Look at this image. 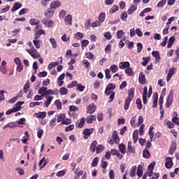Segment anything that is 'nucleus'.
Segmentation results:
<instances>
[{"instance_id":"nucleus-8","label":"nucleus","mask_w":179,"mask_h":179,"mask_svg":"<svg viewBox=\"0 0 179 179\" xmlns=\"http://www.w3.org/2000/svg\"><path fill=\"white\" fill-rule=\"evenodd\" d=\"M96 110H97V108L94 103H90L87 108V114H93L96 112Z\"/></svg>"},{"instance_id":"nucleus-58","label":"nucleus","mask_w":179,"mask_h":179,"mask_svg":"<svg viewBox=\"0 0 179 179\" xmlns=\"http://www.w3.org/2000/svg\"><path fill=\"white\" fill-rule=\"evenodd\" d=\"M75 129V126L73 124L69 125L66 127L65 131L66 132H69L70 131H73Z\"/></svg>"},{"instance_id":"nucleus-16","label":"nucleus","mask_w":179,"mask_h":179,"mask_svg":"<svg viewBox=\"0 0 179 179\" xmlns=\"http://www.w3.org/2000/svg\"><path fill=\"white\" fill-rule=\"evenodd\" d=\"M129 66H131V64H129V62H122L119 64L120 69H127Z\"/></svg>"},{"instance_id":"nucleus-12","label":"nucleus","mask_w":179,"mask_h":179,"mask_svg":"<svg viewBox=\"0 0 179 179\" xmlns=\"http://www.w3.org/2000/svg\"><path fill=\"white\" fill-rule=\"evenodd\" d=\"M174 73H176V68L172 67L169 69V73L167 75V77H166L167 82H170V80H171V78L173 77V75H174Z\"/></svg>"},{"instance_id":"nucleus-27","label":"nucleus","mask_w":179,"mask_h":179,"mask_svg":"<svg viewBox=\"0 0 179 179\" xmlns=\"http://www.w3.org/2000/svg\"><path fill=\"white\" fill-rule=\"evenodd\" d=\"M86 121L87 124H93L94 121H96V116L95 115H88L86 117Z\"/></svg>"},{"instance_id":"nucleus-37","label":"nucleus","mask_w":179,"mask_h":179,"mask_svg":"<svg viewBox=\"0 0 179 179\" xmlns=\"http://www.w3.org/2000/svg\"><path fill=\"white\" fill-rule=\"evenodd\" d=\"M55 105L56 106L57 110H62V103H61V100L57 99L55 101Z\"/></svg>"},{"instance_id":"nucleus-23","label":"nucleus","mask_w":179,"mask_h":179,"mask_svg":"<svg viewBox=\"0 0 179 179\" xmlns=\"http://www.w3.org/2000/svg\"><path fill=\"white\" fill-rule=\"evenodd\" d=\"M96 146H97V141L95 140L92 141V144L90 146V152L94 153V152H96Z\"/></svg>"},{"instance_id":"nucleus-41","label":"nucleus","mask_w":179,"mask_h":179,"mask_svg":"<svg viewBox=\"0 0 179 179\" xmlns=\"http://www.w3.org/2000/svg\"><path fill=\"white\" fill-rule=\"evenodd\" d=\"M98 19L99 21L101 22V23H103L106 20V13H100Z\"/></svg>"},{"instance_id":"nucleus-44","label":"nucleus","mask_w":179,"mask_h":179,"mask_svg":"<svg viewBox=\"0 0 179 179\" xmlns=\"http://www.w3.org/2000/svg\"><path fill=\"white\" fill-rule=\"evenodd\" d=\"M29 89H30V82L28 81L24 85V93H27V92H29Z\"/></svg>"},{"instance_id":"nucleus-35","label":"nucleus","mask_w":179,"mask_h":179,"mask_svg":"<svg viewBox=\"0 0 179 179\" xmlns=\"http://www.w3.org/2000/svg\"><path fill=\"white\" fill-rule=\"evenodd\" d=\"M143 157L145 159H149V157H150V152H149V150L145 149L143 151Z\"/></svg>"},{"instance_id":"nucleus-33","label":"nucleus","mask_w":179,"mask_h":179,"mask_svg":"<svg viewBox=\"0 0 179 179\" xmlns=\"http://www.w3.org/2000/svg\"><path fill=\"white\" fill-rule=\"evenodd\" d=\"M143 174V169L141 166V165H138L137 167V176L141 178L142 177V175Z\"/></svg>"},{"instance_id":"nucleus-53","label":"nucleus","mask_w":179,"mask_h":179,"mask_svg":"<svg viewBox=\"0 0 179 179\" xmlns=\"http://www.w3.org/2000/svg\"><path fill=\"white\" fill-rule=\"evenodd\" d=\"M133 141L134 143H136L138 142V131H134L133 133Z\"/></svg>"},{"instance_id":"nucleus-42","label":"nucleus","mask_w":179,"mask_h":179,"mask_svg":"<svg viewBox=\"0 0 179 179\" xmlns=\"http://www.w3.org/2000/svg\"><path fill=\"white\" fill-rule=\"evenodd\" d=\"M59 93L62 96H65L66 94H68V89L62 87L59 89Z\"/></svg>"},{"instance_id":"nucleus-57","label":"nucleus","mask_w":179,"mask_h":179,"mask_svg":"<svg viewBox=\"0 0 179 179\" xmlns=\"http://www.w3.org/2000/svg\"><path fill=\"white\" fill-rule=\"evenodd\" d=\"M66 15V10H62L59 13V17L60 19H64V17Z\"/></svg>"},{"instance_id":"nucleus-10","label":"nucleus","mask_w":179,"mask_h":179,"mask_svg":"<svg viewBox=\"0 0 179 179\" xmlns=\"http://www.w3.org/2000/svg\"><path fill=\"white\" fill-rule=\"evenodd\" d=\"M6 128H10V129H15V128H17V123L15 122H9L3 127V129H6Z\"/></svg>"},{"instance_id":"nucleus-34","label":"nucleus","mask_w":179,"mask_h":179,"mask_svg":"<svg viewBox=\"0 0 179 179\" xmlns=\"http://www.w3.org/2000/svg\"><path fill=\"white\" fill-rule=\"evenodd\" d=\"M152 55L155 58L156 61H160V53L158 51L152 52Z\"/></svg>"},{"instance_id":"nucleus-13","label":"nucleus","mask_w":179,"mask_h":179,"mask_svg":"<svg viewBox=\"0 0 179 179\" xmlns=\"http://www.w3.org/2000/svg\"><path fill=\"white\" fill-rule=\"evenodd\" d=\"M174 166V163L173 162V159L171 157H167L165 162V167L166 169H171Z\"/></svg>"},{"instance_id":"nucleus-64","label":"nucleus","mask_w":179,"mask_h":179,"mask_svg":"<svg viewBox=\"0 0 179 179\" xmlns=\"http://www.w3.org/2000/svg\"><path fill=\"white\" fill-rule=\"evenodd\" d=\"M109 178L110 179H115V173H114V170L111 169L109 171Z\"/></svg>"},{"instance_id":"nucleus-38","label":"nucleus","mask_w":179,"mask_h":179,"mask_svg":"<svg viewBox=\"0 0 179 179\" xmlns=\"http://www.w3.org/2000/svg\"><path fill=\"white\" fill-rule=\"evenodd\" d=\"M29 24H31V26H36V24H40V20H38L34 18H31L29 20Z\"/></svg>"},{"instance_id":"nucleus-2","label":"nucleus","mask_w":179,"mask_h":179,"mask_svg":"<svg viewBox=\"0 0 179 179\" xmlns=\"http://www.w3.org/2000/svg\"><path fill=\"white\" fill-rule=\"evenodd\" d=\"M128 97L125 99L124 109L125 110L129 108V105L131 104V101L134 100V97H135V88L132 87L128 90Z\"/></svg>"},{"instance_id":"nucleus-32","label":"nucleus","mask_w":179,"mask_h":179,"mask_svg":"<svg viewBox=\"0 0 179 179\" xmlns=\"http://www.w3.org/2000/svg\"><path fill=\"white\" fill-rule=\"evenodd\" d=\"M47 92V87H42L41 88H39V90H38V94H41L42 96H43V97H45V92Z\"/></svg>"},{"instance_id":"nucleus-55","label":"nucleus","mask_w":179,"mask_h":179,"mask_svg":"<svg viewBox=\"0 0 179 179\" xmlns=\"http://www.w3.org/2000/svg\"><path fill=\"white\" fill-rule=\"evenodd\" d=\"M85 89H86V87L82 85V84H78L76 90H78L79 92H85Z\"/></svg>"},{"instance_id":"nucleus-29","label":"nucleus","mask_w":179,"mask_h":179,"mask_svg":"<svg viewBox=\"0 0 179 179\" xmlns=\"http://www.w3.org/2000/svg\"><path fill=\"white\" fill-rule=\"evenodd\" d=\"M174 41H176V37L171 36L169 39L167 48H171L173 47V44L174 43Z\"/></svg>"},{"instance_id":"nucleus-5","label":"nucleus","mask_w":179,"mask_h":179,"mask_svg":"<svg viewBox=\"0 0 179 179\" xmlns=\"http://www.w3.org/2000/svg\"><path fill=\"white\" fill-rule=\"evenodd\" d=\"M93 132H94V129L93 128L84 129L83 131L84 139H89V138L90 137V135H92Z\"/></svg>"},{"instance_id":"nucleus-62","label":"nucleus","mask_w":179,"mask_h":179,"mask_svg":"<svg viewBox=\"0 0 179 179\" xmlns=\"http://www.w3.org/2000/svg\"><path fill=\"white\" fill-rule=\"evenodd\" d=\"M64 118H65V114H60L57 119V122H61V121L62 122L64 121Z\"/></svg>"},{"instance_id":"nucleus-9","label":"nucleus","mask_w":179,"mask_h":179,"mask_svg":"<svg viewBox=\"0 0 179 179\" xmlns=\"http://www.w3.org/2000/svg\"><path fill=\"white\" fill-rule=\"evenodd\" d=\"M132 153H135V148L132 146V142L129 141L128 142L127 154L128 155V156H129V155Z\"/></svg>"},{"instance_id":"nucleus-18","label":"nucleus","mask_w":179,"mask_h":179,"mask_svg":"<svg viewBox=\"0 0 179 179\" xmlns=\"http://www.w3.org/2000/svg\"><path fill=\"white\" fill-rule=\"evenodd\" d=\"M138 82L141 85H145V83H146L145 76L142 72L139 74Z\"/></svg>"},{"instance_id":"nucleus-61","label":"nucleus","mask_w":179,"mask_h":179,"mask_svg":"<svg viewBox=\"0 0 179 179\" xmlns=\"http://www.w3.org/2000/svg\"><path fill=\"white\" fill-rule=\"evenodd\" d=\"M101 24V22L99 20H96L91 24V27H99Z\"/></svg>"},{"instance_id":"nucleus-43","label":"nucleus","mask_w":179,"mask_h":179,"mask_svg":"<svg viewBox=\"0 0 179 179\" xmlns=\"http://www.w3.org/2000/svg\"><path fill=\"white\" fill-rule=\"evenodd\" d=\"M59 64V63L58 62H52L48 65V69H49V71H51L52 68H55V66H57Z\"/></svg>"},{"instance_id":"nucleus-19","label":"nucleus","mask_w":179,"mask_h":179,"mask_svg":"<svg viewBox=\"0 0 179 179\" xmlns=\"http://www.w3.org/2000/svg\"><path fill=\"white\" fill-rule=\"evenodd\" d=\"M0 71L3 73V75H6V73H8V71H6V62L3 61L1 62V65L0 66Z\"/></svg>"},{"instance_id":"nucleus-14","label":"nucleus","mask_w":179,"mask_h":179,"mask_svg":"<svg viewBox=\"0 0 179 179\" xmlns=\"http://www.w3.org/2000/svg\"><path fill=\"white\" fill-rule=\"evenodd\" d=\"M176 149H177V143L176 141H172L169 150V155H173L174 152H176Z\"/></svg>"},{"instance_id":"nucleus-26","label":"nucleus","mask_w":179,"mask_h":179,"mask_svg":"<svg viewBox=\"0 0 179 179\" xmlns=\"http://www.w3.org/2000/svg\"><path fill=\"white\" fill-rule=\"evenodd\" d=\"M20 8H22V3L16 2L13 4L11 12H16V10H18Z\"/></svg>"},{"instance_id":"nucleus-40","label":"nucleus","mask_w":179,"mask_h":179,"mask_svg":"<svg viewBox=\"0 0 179 179\" xmlns=\"http://www.w3.org/2000/svg\"><path fill=\"white\" fill-rule=\"evenodd\" d=\"M143 62H141V64L143 65V66H146V65H148V63L150 61V57H143Z\"/></svg>"},{"instance_id":"nucleus-59","label":"nucleus","mask_w":179,"mask_h":179,"mask_svg":"<svg viewBox=\"0 0 179 179\" xmlns=\"http://www.w3.org/2000/svg\"><path fill=\"white\" fill-rule=\"evenodd\" d=\"M44 135V130L39 129L37 131V136L39 139H41V137Z\"/></svg>"},{"instance_id":"nucleus-63","label":"nucleus","mask_w":179,"mask_h":179,"mask_svg":"<svg viewBox=\"0 0 179 179\" xmlns=\"http://www.w3.org/2000/svg\"><path fill=\"white\" fill-rule=\"evenodd\" d=\"M105 75L106 79H111V74H110V70L108 69L105 70Z\"/></svg>"},{"instance_id":"nucleus-7","label":"nucleus","mask_w":179,"mask_h":179,"mask_svg":"<svg viewBox=\"0 0 179 179\" xmlns=\"http://www.w3.org/2000/svg\"><path fill=\"white\" fill-rule=\"evenodd\" d=\"M54 13H55V10H52V8H50V7L49 8H48L45 13H44V15L48 18V19H51V17H52V16H54Z\"/></svg>"},{"instance_id":"nucleus-15","label":"nucleus","mask_w":179,"mask_h":179,"mask_svg":"<svg viewBox=\"0 0 179 179\" xmlns=\"http://www.w3.org/2000/svg\"><path fill=\"white\" fill-rule=\"evenodd\" d=\"M22 104H24V101H18L13 106V109L15 113H17V111H20V107L22 106Z\"/></svg>"},{"instance_id":"nucleus-36","label":"nucleus","mask_w":179,"mask_h":179,"mask_svg":"<svg viewBox=\"0 0 179 179\" xmlns=\"http://www.w3.org/2000/svg\"><path fill=\"white\" fill-rule=\"evenodd\" d=\"M53 99H54V96H49L48 99L44 102V106L45 107H49Z\"/></svg>"},{"instance_id":"nucleus-28","label":"nucleus","mask_w":179,"mask_h":179,"mask_svg":"<svg viewBox=\"0 0 179 179\" xmlns=\"http://www.w3.org/2000/svg\"><path fill=\"white\" fill-rule=\"evenodd\" d=\"M103 150H104V145L101 144H99L98 145H96L95 152L97 155H99V153H101Z\"/></svg>"},{"instance_id":"nucleus-20","label":"nucleus","mask_w":179,"mask_h":179,"mask_svg":"<svg viewBox=\"0 0 179 179\" xmlns=\"http://www.w3.org/2000/svg\"><path fill=\"white\" fill-rule=\"evenodd\" d=\"M112 138H113L115 143H116V145L120 143V138H118V133L117 132V131H113Z\"/></svg>"},{"instance_id":"nucleus-50","label":"nucleus","mask_w":179,"mask_h":179,"mask_svg":"<svg viewBox=\"0 0 179 179\" xmlns=\"http://www.w3.org/2000/svg\"><path fill=\"white\" fill-rule=\"evenodd\" d=\"M98 164H99V157H96L93 159V161H92V164H91V166H92V167H96V166H97Z\"/></svg>"},{"instance_id":"nucleus-6","label":"nucleus","mask_w":179,"mask_h":179,"mask_svg":"<svg viewBox=\"0 0 179 179\" xmlns=\"http://www.w3.org/2000/svg\"><path fill=\"white\" fill-rule=\"evenodd\" d=\"M62 6V3H61V1L58 0H56L50 3V8H52V10L58 9V8H60V6Z\"/></svg>"},{"instance_id":"nucleus-25","label":"nucleus","mask_w":179,"mask_h":179,"mask_svg":"<svg viewBox=\"0 0 179 179\" xmlns=\"http://www.w3.org/2000/svg\"><path fill=\"white\" fill-rule=\"evenodd\" d=\"M85 121H86V119H85V117H82L80 120V122L76 124V127H77V128H83V127H85Z\"/></svg>"},{"instance_id":"nucleus-30","label":"nucleus","mask_w":179,"mask_h":179,"mask_svg":"<svg viewBox=\"0 0 179 179\" xmlns=\"http://www.w3.org/2000/svg\"><path fill=\"white\" fill-rule=\"evenodd\" d=\"M124 73L127 76H134V70L131 67H128L127 69H125Z\"/></svg>"},{"instance_id":"nucleus-56","label":"nucleus","mask_w":179,"mask_h":179,"mask_svg":"<svg viewBox=\"0 0 179 179\" xmlns=\"http://www.w3.org/2000/svg\"><path fill=\"white\" fill-rule=\"evenodd\" d=\"M166 3H167V1L166 0H162L161 1H159L157 3V8H163V6H164V5H166Z\"/></svg>"},{"instance_id":"nucleus-49","label":"nucleus","mask_w":179,"mask_h":179,"mask_svg":"<svg viewBox=\"0 0 179 179\" xmlns=\"http://www.w3.org/2000/svg\"><path fill=\"white\" fill-rule=\"evenodd\" d=\"M136 103L137 104V108L142 110V101H141V99L138 98L136 101Z\"/></svg>"},{"instance_id":"nucleus-51","label":"nucleus","mask_w":179,"mask_h":179,"mask_svg":"<svg viewBox=\"0 0 179 179\" xmlns=\"http://www.w3.org/2000/svg\"><path fill=\"white\" fill-rule=\"evenodd\" d=\"M103 36L106 40H111L113 38V36L110 31L105 32Z\"/></svg>"},{"instance_id":"nucleus-4","label":"nucleus","mask_w":179,"mask_h":179,"mask_svg":"<svg viewBox=\"0 0 179 179\" xmlns=\"http://www.w3.org/2000/svg\"><path fill=\"white\" fill-rule=\"evenodd\" d=\"M26 51L34 59L40 58V57H41L40 53H38V52H37V50H36V49H32V50L26 49Z\"/></svg>"},{"instance_id":"nucleus-39","label":"nucleus","mask_w":179,"mask_h":179,"mask_svg":"<svg viewBox=\"0 0 179 179\" xmlns=\"http://www.w3.org/2000/svg\"><path fill=\"white\" fill-rule=\"evenodd\" d=\"M110 71L112 73H115V72H118V66L115 64H113L110 67Z\"/></svg>"},{"instance_id":"nucleus-31","label":"nucleus","mask_w":179,"mask_h":179,"mask_svg":"<svg viewBox=\"0 0 179 179\" xmlns=\"http://www.w3.org/2000/svg\"><path fill=\"white\" fill-rule=\"evenodd\" d=\"M138 6L136 5L133 4L127 10L128 15H132L134 12L137 9Z\"/></svg>"},{"instance_id":"nucleus-52","label":"nucleus","mask_w":179,"mask_h":179,"mask_svg":"<svg viewBox=\"0 0 179 179\" xmlns=\"http://www.w3.org/2000/svg\"><path fill=\"white\" fill-rule=\"evenodd\" d=\"M117 10H118V6L117 5H114L109 10V13L113 14V13H115V12H117Z\"/></svg>"},{"instance_id":"nucleus-17","label":"nucleus","mask_w":179,"mask_h":179,"mask_svg":"<svg viewBox=\"0 0 179 179\" xmlns=\"http://www.w3.org/2000/svg\"><path fill=\"white\" fill-rule=\"evenodd\" d=\"M153 99L152 108H156V107H157V101L159 100V94H157V92L154 93Z\"/></svg>"},{"instance_id":"nucleus-3","label":"nucleus","mask_w":179,"mask_h":179,"mask_svg":"<svg viewBox=\"0 0 179 179\" xmlns=\"http://www.w3.org/2000/svg\"><path fill=\"white\" fill-rule=\"evenodd\" d=\"M173 100H174V90H171L165 103L166 108H169V107L171 106V104H173Z\"/></svg>"},{"instance_id":"nucleus-60","label":"nucleus","mask_w":179,"mask_h":179,"mask_svg":"<svg viewBox=\"0 0 179 179\" xmlns=\"http://www.w3.org/2000/svg\"><path fill=\"white\" fill-rule=\"evenodd\" d=\"M33 43H34V45H35L36 48H38V49L40 48V41L39 40L36 39L34 38Z\"/></svg>"},{"instance_id":"nucleus-54","label":"nucleus","mask_w":179,"mask_h":179,"mask_svg":"<svg viewBox=\"0 0 179 179\" xmlns=\"http://www.w3.org/2000/svg\"><path fill=\"white\" fill-rule=\"evenodd\" d=\"M50 43L52 44L53 48H57V41H55V38H50L49 39Z\"/></svg>"},{"instance_id":"nucleus-1","label":"nucleus","mask_w":179,"mask_h":179,"mask_svg":"<svg viewBox=\"0 0 179 179\" xmlns=\"http://www.w3.org/2000/svg\"><path fill=\"white\" fill-rule=\"evenodd\" d=\"M114 89H115V84L109 83L105 90L106 96H110L108 103H113L114 97H115V92L111 91L114 90Z\"/></svg>"},{"instance_id":"nucleus-45","label":"nucleus","mask_w":179,"mask_h":179,"mask_svg":"<svg viewBox=\"0 0 179 179\" xmlns=\"http://www.w3.org/2000/svg\"><path fill=\"white\" fill-rule=\"evenodd\" d=\"M136 171V166H132L130 169V177H135Z\"/></svg>"},{"instance_id":"nucleus-22","label":"nucleus","mask_w":179,"mask_h":179,"mask_svg":"<svg viewBox=\"0 0 179 179\" xmlns=\"http://www.w3.org/2000/svg\"><path fill=\"white\" fill-rule=\"evenodd\" d=\"M118 148L122 155H125L127 153V147H125L124 143L119 144Z\"/></svg>"},{"instance_id":"nucleus-47","label":"nucleus","mask_w":179,"mask_h":179,"mask_svg":"<svg viewBox=\"0 0 179 179\" xmlns=\"http://www.w3.org/2000/svg\"><path fill=\"white\" fill-rule=\"evenodd\" d=\"M83 37H85V35L82 32H77L75 34V38H76V40H80V38H83Z\"/></svg>"},{"instance_id":"nucleus-46","label":"nucleus","mask_w":179,"mask_h":179,"mask_svg":"<svg viewBox=\"0 0 179 179\" xmlns=\"http://www.w3.org/2000/svg\"><path fill=\"white\" fill-rule=\"evenodd\" d=\"M164 100V96L161 95L159 99V110H163V101Z\"/></svg>"},{"instance_id":"nucleus-21","label":"nucleus","mask_w":179,"mask_h":179,"mask_svg":"<svg viewBox=\"0 0 179 179\" xmlns=\"http://www.w3.org/2000/svg\"><path fill=\"white\" fill-rule=\"evenodd\" d=\"M65 24H69V26H72V15L70 14L67 15L64 18Z\"/></svg>"},{"instance_id":"nucleus-48","label":"nucleus","mask_w":179,"mask_h":179,"mask_svg":"<svg viewBox=\"0 0 179 179\" xmlns=\"http://www.w3.org/2000/svg\"><path fill=\"white\" fill-rule=\"evenodd\" d=\"M124 34H125L124 31H122V30L117 31L116 32L117 38V39L122 38V36H124Z\"/></svg>"},{"instance_id":"nucleus-11","label":"nucleus","mask_w":179,"mask_h":179,"mask_svg":"<svg viewBox=\"0 0 179 179\" xmlns=\"http://www.w3.org/2000/svg\"><path fill=\"white\" fill-rule=\"evenodd\" d=\"M41 34H43L45 36V30L39 29L37 31H36L34 36L35 40H38V38H40L41 37Z\"/></svg>"},{"instance_id":"nucleus-24","label":"nucleus","mask_w":179,"mask_h":179,"mask_svg":"<svg viewBox=\"0 0 179 179\" xmlns=\"http://www.w3.org/2000/svg\"><path fill=\"white\" fill-rule=\"evenodd\" d=\"M35 115L36 118H41V120H44L45 117H47V113L46 112H39L35 113Z\"/></svg>"}]
</instances>
